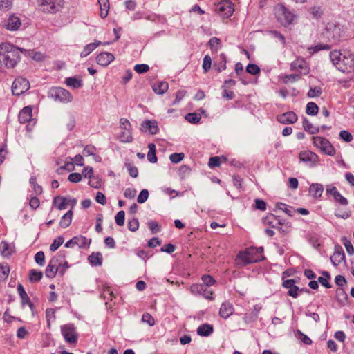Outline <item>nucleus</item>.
<instances>
[{
  "label": "nucleus",
  "mask_w": 354,
  "mask_h": 354,
  "mask_svg": "<svg viewBox=\"0 0 354 354\" xmlns=\"http://www.w3.org/2000/svg\"><path fill=\"white\" fill-rule=\"evenodd\" d=\"M26 52V50L17 48L10 43L0 44V62L7 68H14L20 59V53Z\"/></svg>",
  "instance_id": "obj_1"
},
{
  "label": "nucleus",
  "mask_w": 354,
  "mask_h": 354,
  "mask_svg": "<svg viewBox=\"0 0 354 354\" xmlns=\"http://www.w3.org/2000/svg\"><path fill=\"white\" fill-rule=\"evenodd\" d=\"M330 58L336 68L344 73H349L354 69V55L348 51L333 50Z\"/></svg>",
  "instance_id": "obj_2"
},
{
  "label": "nucleus",
  "mask_w": 354,
  "mask_h": 354,
  "mask_svg": "<svg viewBox=\"0 0 354 354\" xmlns=\"http://www.w3.org/2000/svg\"><path fill=\"white\" fill-rule=\"evenodd\" d=\"M64 252H59L50 261L45 271V274L48 278H54L57 272L61 275L64 274L65 268L62 270L60 268L64 261Z\"/></svg>",
  "instance_id": "obj_3"
},
{
  "label": "nucleus",
  "mask_w": 354,
  "mask_h": 354,
  "mask_svg": "<svg viewBox=\"0 0 354 354\" xmlns=\"http://www.w3.org/2000/svg\"><path fill=\"white\" fill-rule=\"evenodd\" d=\"M274 14L278 20L284 26L292 24L296 17L294 14L281 3H279L274 7Z\"/></svg>",
  "instance_id": "obj_4"
},
{
  "label": "nucleus",
  "mask_w": 354,
  "mask_h": 354,
  "mask_svg": "<svg viewBox=\"0 0 354 354\" xmlns=\"http://www.w3.org/2000/svg\"><path fill=\"white\" fill-rule=\"evenodd\" d=\"M64 0H40L39 6L44 12L55 14L64 7Z\"/></svg>",
  "instance_id": "obj_5"
},
{
  "label": "nucleus",
  "mask_w": 354,
  "mask_h": 354,
  "mask_svg": "<svg viewBox=\"0 0 354 354\" xmlns=\"http://www.w3.org/2000/svg\"><path fill=\"white\" fill-rule=\"evenodd\" d=\"M313 142L316 147L320 149L326 154L331 156L335 154L334 147L328 140L322 137L316 136L313 138Z\"/></svg>",
  "instance_id": "obj_6"
},
{
  "label": "nucleus",
  "mask_w": 354,
  "mask_h": 354,
  "mask_svg": "<svg viewBox=\"0 0 354 354\" xmlns=\"http://www.w3.org/2000/svg\"><path fill=\"white\" fill-rule=\"evenodd\" d=\"M61 333L65 341L68 344H76L77 342V333L75 326L72 324H65L61 327Z\"/></svg>",
  "instance_id": "obj_7"
},
{
  "label": "nucleus",
  "mask_w": 354,
  "mask_h": 354,
  "mask_svg": "<svg viewBox=\"0 0 354 354\" xmlns=\"http://www.w3.org/2000/svg\"><path fill=\"white\" fill-rule=\"evenodd\" d=\"M254 248L247 249L245 251L240 252L237 257V260L243 264L256 263L259 261V257H256V252Z\"/></svg>",
  "instance_id": "obj_8"
},
{
  "label": "nucleus",
  "mask_w": 354,
  "mask_h": 354,
  "mask_svg": "<svg viewBox=\"0 0 354 354\" xmlns=\"http://www.w3.org/2000/svg\"><path fill=\"white\" fill-rule=\"evenodd\" d=\"M30 88L28 80L21 77L15 80L12 86V92L15 95H20Z\"/></svg>",
  "instance_id": "obj_9"
},
{
  "label": "nucleus",
  "mask_w": 354,
  "mask_h": 354,
  "mask_svg": "<svg viewBox=\"0 0 354 354\" xmlns=\"http://www.w3.org/2000/svg\"><path fill=\"white\" fill-rule=\"evenodd\" d=\"M190 291L194 295H201L207 299H214L212 297L213 291L212 290H209L204 284H193L190 286Z\"/></svg>",
  "instance_id": "obj_10"
},
{
  "label": "nucleus",
  "mask_w": 354,
  "mask_h": 354,
  "mask_svg": "<svg viewBox=\"0 0 354 354\" xmlns=\"http://www.w3.org/2000/svg\"><path fill=\"white\" fill-rule=\"evenodd\" d=\"M301 161L308 164V166L312 167L317 164L319 162L318 156L310 151H302L299 155Z\"/></svg>",
  "instance_id": "obj_11"
},
{
  "label": "nucleus",
  "mask_w": 354,
  "mask_h": 354,
  "mask_svg": "<svg viewBox=\"0 0 354 354\" xmlns=\"http://www.w3.org/2000/svg\"><path fill=\"white\" fill-rule=\"evenodd\" d=\"M22 25L21 20L19 16L12 14L9 16L3 26L10 31L19 30Z\"/></svg>",
  "instance_id": "obj_12"
},
{
  "label": "nucleus",
  "mask_w": 354,
  "mask_h": 354,
  "mask_svg": "<svg viewBox=\"0 0 354 354\" xmlns=\"http://www.w3.org/2000/svg\"><path fill=\"white\" fill-rule=\"evenodd\" d=\"M326 194L333 196L336 202L339 203L341 205H347L348 201L346 198L341 195L337 191V188L333 185H328L326 187Z\"/></svg>",
  "instance_id": "obj_13"
},
{
  "label": "nucleus",
  "mask_w": 354,
  "mask_h": 354,
  "mask_svg": "<svg viewBox=\"0 0 354 354\" xmlns=\"http://www.w3.org/2000/svg\"><path fill=\"white\" fill-rule=\"evenodd\" d=\"M290 68L292 71H298L301 73L306 75L309 73V68L306 62L302 58H297L290 64Z\"/></svg>",
  "instance_id": "obj_14"
},
{
  "label": "nucleus",
  "mask_w": 354,
  "mask_h": 354,
  "mask_svg": "<svg viewBox=\"0 0 354 354\" xmlns=\"http://www.w3.org/2000/svg\"><path fill=\"white\" fill-rule=\"evenodd\" d=\"M54 95L55 100L63 102H69L73 99V96L67 90L60 87L54 90Z\"/></svg>",
  "instance_id": "obj_15"
},
{
  "label": "nucleus",
  "mask_w": 354,
  "mask_h": 354,
  "mask_svg": "<svg viewBox=\"0 0 354 354\" xmlns=\"http://www.w3.org/2000/svg\"><path fill=\"white\" fill-rule=\"evenodd\" d=\"M141 131H148L151 134H156L158 131V123L155 120H145L141 124Z\"/></svg>",
  "instance_id": "obj_16"
},
{
  "label": "nucleus",
  "mask_w": 354,
  "mask_h": 354,
  "mask_svg": "<svg viewBox=\"0 0 354 354\" xmlns=\"http://www.w3.org/2000/svg\"><path fill=\"white\" fill-rule=\"evenodd\" d=\"M113 59L114 55L108 52L101 53L96 57L97 63L102 66H108Z\"/></svg>",
  "instance_id": "obj_17"
},
{
  "label": "nucleus",
  "mask_w": 354,
  "mask_h": 354,
  "mask_svg": "<svg viewBox=\"0 0 354 354\" xmlns=\"http://www.w3.org/2000/svg\"><path fill=\"white\" fill-rule=\"evenodd\" d=\"M277 120L281 124H292L297 120V115L292 111H288L278 115Z\"/></svg>",
  "instance_id": "obj_18"
},
{
  "label": "nucleus",
  "mask_w": 354,
  "mask_h": 354,
  "mask_svg": "<svg viewBox=\"0 0 354 354\" xmlns=\"http://www.w3.org/2000/svg\"><path fill=\"white\" fill-rule=\"evenodd\" d=\"M234 310L233 305L228 301H225L221 304L219 314L223 318L227 319L233 314Z\"/></svg>",
  "instance_id": "obj_19"
},
{
  "label": "nucleus",
  "mask_w": 354,
  "mask_h": 354,
  "mask_svg": "<svg viewBox=\"0 0 354 354\" xmlns=\"http://www.w3.org/2000/svg\"><path fill=\"white\" fill-rule=\"evenodd\" d=\"M283 286L288 289V295L296 298L298 296L299 288L295 286V281L293 279H288L283 282Z\"/></svg>",
  "instance_id": "obj_20"
},
{
  "label": "nucleus",
  "mask_w": 354,
  "mask_h": 354,
  "mask_svg": "<svg viewBox=\"0 0 354 354\" xmlns=\"http://www.w3.org/2000/svg\"><path fill=\"white\" fill-rule=\"evenodd\" d=\"M264 223L266 224L269 225L270 226H271L273 228H277L279 230H281V227H279V225H281L282 224V223H281V220L279 219V216H277L275 215L270 214V215L267 216L264 218Z\"/></svg>",
  "instance_id": "obj_21"
},
{
  "label": "nucleus",
  "mask_w": 354,
  "mask_h": 354,
  "mask_svg": "<svg viewBox=\"0 0 354 354\" xmlns=\"http://www.w3.org/2000/svg\"><path fill=\"white\" fill-rule=\"evenodd\" d=\"M32 118V108L30 106L24 107L19 114V120L21 123H26Z\"/></svg>",
  "instance_id": "obj_22"
},
{
  "label": "nucleus",
  "mask_w": 354,
  "mask_h": 354,
  "mask_svg": "<svg viewBox=\"0 0 354 354\" xmlns=\"http://www.w3.org/2000/svg\"><path fill=\"white\" fill-rule=\"evenodd\" d=\"M345 259V254L342 248L336 250L330 257V261L335 266L339 265Z\"/></svg>",
  "instance_id": "obj_23"
},
{
  "label": "nucleus",
  "mask_w": 354,
  "mask_h": 354,
  "mask_svg": "<svg viewBox=\"0 0 354 354\" xmlns=\"http://www.w3.org/2000/svg\"><path fill=\"white\" fill-rule=\"evenodd\" d=\"M324 191V187L322 184L313 183L309 187L310 194L316 198L321 197Z\"/></svg>",
  "instance_id": "obj_24"
},
{
  "label": "nucleus",
  "mask_w": 354,
  "mask_h": 354,
  "mask_svg": "<svg viewBox=\"0 0 354 354\" xmlns=\"http://www.w3.org/2000/svg\"><path fill=\"white\" fill-rule=\"evenodd\" d=\"M213 326L210 324H203L197 328V333L200 336L207 337L213 332Z\"/></svg>",
  "instance_id": "obj_25"
},
{
  "label": "nucleus",
  "mask_w": 354,
  "mask_h": 354,
  "mask_svg": "<svg viewBox=\"0 0 354 354\" xmlns=\"http://www.w3.org/2000/svg\"><path fill=\"white\" fill-rule=\"evenodd\" d=\"M73 238L74 245H77L80 248H88L91 243V239H87L83 236H77Z\"/></svg>",
  "instance_id": "obj_26"
},
{
  "label": "nucleus",
  "mask_w": 354,
  "mask_h": 354,
  "mask_svg": "<svg viewBox=\"0 0 354 354\" xmlns=\"http://www.w3.org/2000/svg\"><path fill=\"white\" fill-rule=\"evenodd\" d=\"M66 84L73 88H79L83 86L82 80L75 77H68L65 80Z\"/></svg>",
  "instance_id": "obj_27"
},
{
  "label": "nucleus",
  "mask_w": 354,
  "mask_h": 354,
  "mask_svg": "<svg viewBox=\"0 0 354 354\" xmlns=\"http://www.w3.org/2000/svg\"><path fill=\"white\" fill-rule=\"evenodd\" d=\"M152 88L156 93L162 95L167 91L169 85L166 82H160L158 84H153Z\"/></svg>",
  "instance_id": "obj_28"
},
{
  "label": "nucleus",
  "mask_w": 354,
  "mask_h": 354,
  "mask_svg": "<svg viewBox=\"0 0 354 354\" xmlns=\"http://www.w3.org/2000/svg\"><path fill=\"white\" fill-rule=\"evenodd\" d=\"M73 210L68 211L61 218L59 222V225L63 227L66 228L68 227L72 221V217H73Z\"/></svg>",
  "instance_id": "obj_29"
},
{
  "label": "nucleus",
  "mask_w": 354,
  "mask_h": 354,
  "mask_svg": "<svg viewBox=\"0 0 354 354\" xmlns=\"http://www.w3.org/2000/svg\"><path fill=\"white\" fill-rule=\"evenodd\" d=\"M88 260L92 266H100L102 263V256L100 252H93L88 256Z\"/></svg>",
  "instance_id": "obj_30"
},
{
  "label": "nucleus",
  "mask_w": 354,
  "mask_h": 354,
  "mask_svg": "<svg viewBox=\"0 0 354 354\" xmlns=\"http://www.w3.org/2000/svg\"><path fill=\"white\" fill-rule=\"evenodd\" d=\"M216 10L221 13L226 12L224 13V15L227 17H230L232 13V6L228 2L218 3Z\"/></svg>",
  "instance_id": "obj_31"
},
{
  "label": "nucleus",
  "mask_w": 354,
  "mask_h": 354,
  "mask_svg": "<svg viewBox=\"0 0 354 354\" xmlns=\"http://www.w3.org/2000/svg\"><path fill=\"white\" fill-rule=\"evenodd\" d=\"M1 254L4 257H8L14 252V247L10 245L6 241H3L0 243Z\"/></svg>",
  "instance_id": "obj_32"
},
{
  "label": "nucleus",
  "mask_w": 354,
  "mask_h": 354,
  "mask_svg": "<svg viewBox=\"0 0 354 354\" xmlns=\"http://www.w3.org/2000/svg\"><path fill=\"white\" fill-rule=\"evenodd\" d=\"M303 127L304 130L310 134H315L319 132V127L313 125L308 120L304 118Z\"/></svg>",
  "instance_id": "obj_33"
},
{
  "label": "nucleus",
  "mask_w": 354,
  "mask_h": 354,
  "mask_svg": "<svg viewBox=\"0 0 354 354\" xmlns=\"http://www.w3.org/2000/svg\"><path fill=\"white\" fill-rule=\"evenodd\" d=\"M120 141L123 142H131L133 140L131 129H124L119 134Z\"/></svg>",
  "instance_id": "obj_34"
},
{
  "label": "nucleus",
  "mask_w": 354,
  "mask_h": 354,
  "mask_svg": "<svg viewBox=\"0 0 354 354\" xmlns=\"http://www.w3.org/2000/svg\"><path fill=\"white\" fill-rule=\"evenodd\" d=\"M100 7V16L102 18H105L109 10V0H97Z\"/></svg>",
  "instance_id": "obj_35"
},
{
  "label": "nucleus",
  "mask_w": 354,
  "mask_h": 354,
  "mask_svg": "<svg viewBox=\"0 0 354 354\" xmlns=\"http://www.w3.org/2000/svg\"><path fill=\"white\" fill-rule=\"evenodd\" d=\"M149 151L147 153L148 160L151 163L157 162V157L156 155V145L153 143H149L148 145Z\"/></svg>",
  "instance_id": "obj_36"
},
{
  "label": "nucleus",
  "mask_w": 354,
  "mask_h": 354,
  "mask_svg": "<svg viewBox=\"0 0 354 354\" xmlns=\"http://www.w3.org/2000/svg\"><path fill=\"white\" fill-rule=\"evenodd\" d=\"M322 275L323 277H319L318 278L317 281L326 288H331V285L328 281L330 279V275L329 272L324 271L322 272Z\"/></svg>",
  "instance_id": "obj_37"
},
{
  "label": "nucleus",
  "mask_w": 354,
  "mask_h": 354,
  "mask_svg": "<svg viewBox=\"0 0 354 354\" xmlns=\"http://www.w3.org/2000/svg\"><path fill=\"white\" fill-rule=\"evenodd\" d=\"M17 290L21 299V304L24 306L26 302H29L30 298L21 284H18Z\"/></svg>",
  "instance_id": "obj_38"
},
{
  "label": "nucleus",
  "mask_w": 354,
  "mask_h": 354,
  "mask_svg": "<svg viewBox=\"0 0 354 354\" xmlns=\"http://www.w3.org/2000/svg\"><path fill=\"white\" fill-rule=\"evenodd\" d=\"M67 198L57 196L53 200V203L57 206V209L62 210L66 209Z\"/></svg>",
  "instance_id": "obj_39"
},
{
  "label": "nucleus",
  "mask_w": 354,
  "mask_h": 354,
  "mask_svg": "<svg viewBox=\"0 0 354 354\" xmlns=\"http://www.w3.org/2000/svg\"><path fill=\"white\" fill-rule=\"evenodd\" d=\"M319 111L318 106L313 102H308L306 105V112L308 115H315Z\"/></svg>",
  "instance_id": "obj_40"
},
{
  "label": "nucleus",
  "mask_w": 354,
  "mask_h": 354,
  "mask_svg": "<svg viewBox=\"0 0 354 354\" xmlns=\"http://www.w3.org/2000/svg\"><path fill=\"white\" fill-rule=\"evenodd\" d=\"M10 269L7 263L0 264V279H6L9 274Z\"/></svg>",
  "instance_id": "obj_41"
},
{
  "label": "nucleus",
  "mask_w": 354,
  "mask_h": 354,
  "mask_svg": "<svg viewBox=\"0 0 354 354\" xmlns=\"http://www.w3.org/2000/svg\"><path fill=\"white\" fill-rule=\"evenodd\" d=\"M185 119L190 123L196 124L201 120V115L196 113H190L186 115Z\"/></svg>",
  "instance_id": "obj_42"
},
{
  "label": "nucleus",
  "mask_w": 354,
  "mask_h": 354,
  "mask_svg": "<svg viewBox=\"0 0 354 354\" xmlns=\"http://www.w3.org/2000/svg\"><path fill=\"white\" fill-rule=\"evenodd\" d=\"M43 273L35 270H31L29 274V278L31 281H39L42 278Z\"/></svg>",
  "instance_id": "obj_43"
},
{
  "label": "nucleus",
  "mask_w": 354,
  "mask_h": 354,
  "mask_svg": "<svg viewBox=\"0 0 354 354\" xmlns=\"http://www.w3.org/2000/svg\"><path fill=\"white\" fill-rule=\"evenodd\" d=\"M331 30L332 32V39L334 40V41H338L339 39L341 37L342 35H341V29L339 26H334L332 28H328V30Z\"/></svg>",
  "instance_id": "obj_44"
},
{
  "label": "nucleus",
  "mask_w": 354,
  "mask_h": 354,
  "mask_svg": "<svg viewBox=\"0 0 354 354\" xmlns=\"http://www.w3.org/2000/svg\"><path fill=\"white\" fill-rule=\"evenodd\" d=\"M275 207L277 209H279L280 210H282L285 213H286L288 216H292V207L288 206L287 205L282 203H277L275 205Z\"/></svg>",
  "instance_id": "obj_45"
},
{
  "label": "nucleus",
  "mask_w": 354,
  "mask_h": 354,
  "mask_svg": "<svg viewBox=\"0 0 354 354\" xmlns=\"http://www.w3.org/2000/svg\"><path fill=\"white\" fill-rule=\"evenodd\" d=\"M64 243V238L62 236H59L54 240L53 243L50 246V250L52 252H55L58 249L59 246H61Z\"/></svg>",
  "instance_id": "obj_46"
},
{
  "label": "nucleus",
  "mask_w": 354,
  "mask_h": 354,
  "mask_svg": "<svg viewBox=\"0 0 354 354\" xmlns=\"http://www.w3.org/2000/svg\"><path fill=\"white\" fill-rule=\"evenodd\" d=\"M125 213L123 210H121L117 213L115 216V221L118 225L123 226L124 224Z\"/></svg>",
  "instance_id": "obj_47"
},
{
  "label": "nucleus",
  "mask_w": 354,
  "mask_h": 354,
  "mask_svg": "<svg viewBox=\"0 0 354 354\" xmlns=\"http://www.w3.org/2000/svg\"><path fill=\"white\" fill-rule=\"evenodd\" d=\"M322 90L321 87L315 86L313 88H311L308 91L307 95L308 97L312 98V97L319 96L322 94Z\"/></svg>",
  "instance_id": "obj_48"
},
{
  "label": "nucleus",
  "mask_w": 354,
  "mask_h": 354,
  "mask_svg": "<svg viewBox=\"0 0 354 354\" xmlns=\"http://www.w3.org/2000/svg\"><path fill=\"white\" fill-rule=\"evenodd\" d=\"M46 316L47 319V326L48 328L50 327V320L55 319V311L53 308H48L46 310Z\"/></svg>",
  "instance_id": "obj_49"
},
{
  "label": "nucleus",
  "mask_w": 354,
  "mask_h": 354,
  "mask_svg": "<svg viewBox=\"0 0 354 354\" xmlns=\"http://www.w3.org/2000/svg\"><path fill=\"white\" fill-rule=\"evenodd\" d=\"M142 321L147 323L149 326H153L155 324L153 317L148 313H145L142 317Z\"/></svg>",
  "instance_id": "obj_50"
},
{
  "label": "nucleus",
  "mask_w": 354,
  "mask_h": 354,
  "mask_svg": "<svg viewBox=\"0 0 354 354\" xmlns=\"http://www.w3.org/2000/svg\"><path fill=\"white\" fill-rule=\"evenodd\" d=\"M339 137L346 142H350L353 139L352 134L346 130H342L339 132Z\"/></svg>",
  "instance_id": "obj_51"
},
{
  "label": "nucleus",
  "mask_w": 354,
  "mask_h": 354,
  "mask_svg": "<svg viewBox=\"0 0 354 354\" xmlns=\"http://www.w3.org/2000/svg\"><path fill=\"white\" fill-rule=\"evenodd\" d=\"M95 50V46L91 44L86 45L83 49V50L80 53V56L82 57H85L88 55L91 52Z\"/></svg>",
  "instance_id": "obj_52"
},
{
  "label": "nucleus",
  "mask_w": 354,
  "mask_h": 354,
  "mask_svg": "<svg viewBox=\"0 0 354 354\" xmlns=\"http://www.w3.org/2000/svg\"><path fill=\"white\" fill-rule=\"evenodd\" d=\"M125 167L129 171V174L133 178H136L138 175V171L137 167L132 165L131 163H126Z\"/></svg>",
  "instance_id": "obj_53"
},
{
  "label": "nucleus",
  "mask_w": 354,
  "mask_h": 354,
  "mask_svg": "<svg viewBox=\"0 0 354 354\" xmlns=\"http://www.w3.org/2000/svg\"><path fill=\"white\" fill-rule=\"evenodd\" d=\"M330 48V47L328 44H318L314 47L308 48V50L310 53H314L321 50H329Z\"/></svg>",
  "instance_id": "obj_54"
},
{
  "label": "nucleus",
  "mask_w": 354,
  "mask_h": 354,
  "mask_svg": "<svg viewBox=\"0 0 354 354\" xmlns=\"http://www.w3.org/2000/svg\"><path fill=\"white\" fill-rule=\"evenodd\" d=\"M246 71L247 73L252 74V75H257L259 73L260 68L259 67L254 64H249L246 67Z\"/></svg>",
  "instance_id": "obj_55"
},
{
  "label": "nucleus",
  "mask_w": 354,
  "mask_h": 354,
  "mask_svg": "<svg viewBox=\"0 0 354 354\" xmlns=\"http://www.w3.org/2000/svg\"><path fill=\"white\" fill-rule=\"evenodd\" d=\"M212 59L209 55H205L203 59V68L205 73H207L211 68Z\"/></svg>",
  "instance_id": "obj_56"
},
{
  "label": "nucleus",
  "mask_w": 354,
  "mask_h": 354,
  "mask_svg": "<svg viewBox=\"0 0 354 354\" xmlns=\"http://www.w3.org/2000/svg\"><path fill=\"white\" fill-rule=\"evenodd\" d=\"M184 158V153H174L170 155L169 160L173 163H178Z\"/></svg>",
  "instance_id": "obj_57"
},
{
  "label": "nucleus",
  "mask_w": 354,
  "mask_h": 354,
  "mask_svg": "<svg viewBox=\"0 0 354 354\" xmlns=\"http://www.w3.org/2000/svg\"><path fill=\"white\" fill-rule=\"evenodd\" d=\"M12 6V0H0V10H8Z\"/></svg>",
  "instance_id": "obj_58"
},
{
  "label": "nucleus",
  "mask_w": 354,
  "mask_h": 354,
  "mask_svg": "<svg viewBox=\"0 0 354 354\" xmlns=\"http://www.w3.org/2000/svg\"><path fill=\"white\" fill-rule=\"evenodd\" d=\"M134 70L136 73L141 74L147 72L149 70V66L147 64H136L134 66Z\"/></svg>",
  "instance_id": "obj_59"
},
{
  "label": "nucleus",
  "mask_w": 354,
  "mask_h": 354,
  "mask_svg": "<svg viewBox=\"0 0 354 354\" xmlns=\"http://www.w3.org/2000/svg\"><path fill=\"white\" fill-rule=\"evenodd\" d=\"M139 227V222L137 218H132L128 222V228L130 231L135 232Z\"/></svg>",
  "instance_id": "obj_60"
},
{
  "label": "nucleus",
  "mask_w": 354,
  "mask_h": 354,
  "mask_svg": "<svg viewBox=\"0 0 354 354\" xmlns=\"http://www.w3.org/2000/svg\"><path fill=\"white\" fill-rule=\"evenodd\" d=\"M343 244L346 250V252L349 255L354 254V248L350 241L346 239V238L344 239Z\"/></svg>",
  "instance_id": "obj_61"
},
{
  "label": "nucleus",
  "mask_w": 354,
  "mask_h": 354,
  "mask_svg": "<svg viewBox=\"0 0 354 354\" xmlns=\"http://www.w3.org/2000/svg\"><path fill=\"white\" fill-rule=\"evenodd\" d=\"M203 283L209 288V287L216 283V281L209 275H204L202 277Z\"/></svg>",
  "instance_id": "obj_62"
},
{
  "label": "nucleus",
  "mask_w": 354,
  "mask_h": 354,
  "mask_svg": "<svg viewBox=\"0 0 354 354\" xmlns=\"http://www.w3.org/2000/svg\"><path fill=\"white\" fill-rule=\"evenodd\" d=\"M45 255L42 251L37 252L35 255V260L36 263L40 266L44 264Z\"/></svg>",
  "instance_id": "obj_63"
},
{
  "label": "nucleus",
  "mask_w": 354,
  "mask_h": 354,
  "mask_svg": "<svg viewBox=\"0 0 354 354\" xmlns=\"http://www.w3.org/2000/svg\"><path fill=\"white\" fill-rule=\"evenodd\" d=\"M149 197V192L147 189H142L138 198H137V201L139 203H145L147 198Z\"/></svg>",
  "instance_id": "obj_64"
}]
</instances>
